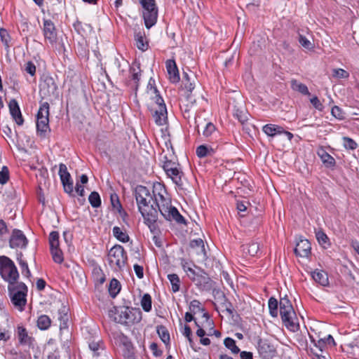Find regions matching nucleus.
<instances>
[{
  "instance_id": "obj_1",
  "label": "nucleus",
  "mask_w": 359,
  "mask_h": 359,
  "mask_svg": "<svg viewBox=\"0 0 359 359\" xmlns=\"http://www.w3.org/2000/svg\"><path fill=\"white\" fill-rule=\"evenodd\" d=\"M151 195L149 190L144 186H138L135 189V199L138 210L141 213L144 223L150 229L158 219V208L154 201V190Z\"/></svg>"
},
{
  "instance_id": "obj_2",
  "label": "nucleus",
  "mask_w": 359,
  "mask_h": 359,
  "mask_svg": "<svg viewBox=\"0 0 359 359\" xmlns=\"http://www.w3.org/2000/svg\"><path fill=\"white\" fill-rule=\"evenodd\" d=\"M154 201L161 215L168 221L174 220L178 224H185L184 218L177 209L172 207L171 200L168 197L165 187L161 184H154Z\"/></svg>"
},
{
  "instance_id": "obj_3",
  "label": "nucleus",
  "mask_w": 359,
  "mask_h": 359,
  "mask_svg": "<svg viewBox=\"0 0 359 359\" xmlns=\"http://www.w3.org/2000/svg\"><path fill=\"white\" fill-rule=\"evenodd\" d=\"M154 201L161 215L168 221L174 220L178 224H185L184 218L177 209L172 207L171 200L168 197L165 187L161 184H154Z\"/></svg>"
},
{
  "instance_id": "obj_4",
  "label": "nucleus",
  "mask_w": 359,
  "mask_h": 359,
  "mask_svg": "<svg viewBox=\"0 0 359 359\" xmlns=\"http://www.w3.org/2000/svg\"><path fill=\"white\" fill-rule=\"evenodd\" d=\"M147 93L153 100V103L150 106V111L156 124L158 126L166 124L168 121L166 106L156 87L152 86L151 79L147 86Z\"/></svg>"
},
{
  "instance_id": "obj_5",
  "label": "nucleus",
  "mask_w": 359,
  "mask_h": 359,
  "mask_svg": "<svg viewBox=\"0 0 359 359\" xmlns=\"http://www.w3.org/2000/svg\"><path fill=\"white\" fill-rule=\"evenodd\" d=\"M280 315L284 325L290 331L294 332L299 329L298 319L294 308L285 296L280 299L279 302Z\"/></svg>"
},
{
  "instance_id": "obj_6",
  "label": "nucleus",
  "mask_w": 359,
  "mask_h": 359,
  "mask_svg": "<svg viewBox=\"0 0 359 359\" xmlns=\"http://www.w3.org/2000/svg\"><path fill=\"white\" fill-rule=\"evenodd\" d=\"M8 291L12 304L20 311H23L27 303V285L22 282L11 283L8 285Z\"/></svg>"
},
{
  "instance_id": "obj_7",
  "label": "nucleus",
  "mask_w": 359,
  "mask_h": 359,
  "mask_svg": "<svg viewBox=\"0 0 359 359\" xmlns=\"http://www.w3.org/2000/svg\"><path fill=\"white\" fill-rule=\"evenodd\" d=\"M0 274L8 285L18 282L19 273L14 262L8 257L0 256Z\"/></svg>"
},
{
  "instance_id": "obj_8",
  "label": "nucleus",
  "mask_w": 359,
  "mask_h": 359,
  "mask_svg": "<svg viewBox=\"0 0 359 359\" xmlns=\"http://www.w3.org/2000/svg\"><path fill=\"white\" fill-rule=\"evenodd\" d=\"M49 104L42 103L36 115V130L38 135L45 138L50 133L49 128Z\"/></svg>"
},
{
  "instance_id": "obj_9",
  "label": "nucleus",
  "mask_w": 359,
  "mask_h": 359,
  "mask_svg": "<svg viewBox=\"0 0 359 359\" xmlns=\"http://www.w3.org/2000/svg\"><path fill=\"white\" fill-rule=\"evenodd\" d=\"M108 260L111 268L114 271L122 269L126 263L127 256L123 247L116 245L108 253Z\"/></svg>"
},
{
  "instance_id": "obj_10",
  "label": "nucleus",
  "mask_w": 359,
  "mask_h": 359,
  "mask_svg": "<svg viewBox=\"0 0 359 359\" xmlns=\"http://www.w3.org/2000/svg\"><path fill=\"white\" fill-rule=\"evenodd\" d=\"M164 159L165 161H163V168L168 177H169L177 186H182L183 183L182 177L183 175V172L179 168V163L172 158H168L167 154L165 155Z\"/></svg>"
},
{
  "instance_id": "obj_11",
  "label": "nucleus",
  "mask_w": 359,
  "mask_h": 359,
  "mask_svg": "<svg viewBox=\"0 0 359 359\" xmlns=\"http://www.w3.org/2000/svg\"><path fill=\"white\" fill-rule=\"evenodd\" d=\"M143 8V18L147 29L154 26L157 21L158 8L155 0H139Z\"/></svg>"
},
{
  "instance_id": "obj_12",
  "label": "nucleus",
  "mask_w": 359,
  "mask_h": 359,
  "mask_svg": "<svg viewBox=\"0 0 359 359\" xmlns=\"http://www.w3.org/2000/svg\"><path fill=\"white\" fill-rule=\"evenodd\" d=\"M257 351L263 359H272L276 354V349L268 340L259 339L257 342Z\"/></svg>"
},
{
  "instance_id": "obj_13",
  "label": "nucleus",
  "mask_w": 359,
  "mask_h": 359,
  "mask_svg": "<svg viewBox=\"0 0 359 359\" xmlns=\"http://www.w3.org/2000/svg\"><path fill=\"white\" fill-rule=\"evenodd\" d=\"M57 90V86L54 79L50 76H46L40 83V93L44 97L55 96Z\"/></svg>"
},
{
  "instance_id": "obj_14",
  "label": "nucleus",
  "mask_w": 359,
  "mask_h": 359,
  "mask_svg": "<svg viewBox=\"0 0 359 359\" xmlns=\"http://www.w3.org/2000/svg\"><path fill=\"white\" fill-rule=\"evenodd\" d=\"M28 240L23 232L19 229H14L9 240V245L11 248H25Z\"/></svg>"
},
{
  "instance_id": "obj_15",
  "label": "nucleus",
  "mask_w": 359,
  "mask_h": 359,
  "mask_svg": "<svg viewBox=\"0 0 359 359\" xmlns=\"http://www.w3.org/2000/svg\"><path fill=\"white\" fill-rule=\"evenodd\" d=\"M43 32L44 37L50 43L57 41V31L54 23L50 20H43Z\"/></svg>"
},
{
  "instance_id": "obj_16",
  "label": "nucleus",
  "mask_w": 359,
  "mask_h": 359,
  "mask_svg": "<svg viewBox=\"0 0 359 359\" xmlns=\"http://www.w3.org/2000/svg\"><path fill=\"white\" fill-rule=\"evenodd\" d=\"M118 316L115 317V321L124 325L133 323L135 318L132 311L128 307L121 308L117 311Z\"/></svg>"
},
{
  "instance_id": "obj_17",
  "label": "nucleus",
  "mask_w": 359,
  "mask_h": 359,
  "mask_svg": "<svg viewBox=\"0 0 359 359\" xmlns=\"http://www.w3.org/2000/svg\"><path fill=\"white\" fill-rule=\"evenodd\" d=\"M189 246L201 261H205L207 259L203 241L201 238L192 240Z\"/></svg>"
},
{
  "instance_id": "obj_18",
  "label": "nucleus",
  "mask_w": 359,
  "mask_h": 359,
  "mask_svg": "<svg viewBox=\"0 0 359 359\" xmlns=\"http://www.w3.org/2000/svg\"><path fill=\"white\" fill-rule=\"evenodd\" d=\"M311 243L307 239H300L294 248L296 255L306 257L311 252Z\"/></svg>"
},
{
  "instance_id": "obj_19",
  "label": "nucleus",
  "mask_w": 359,
  "mask_h": 359,
  "mask_svg": "<svg viewBox=\"0 0 359 359\" xmlns=\"http://www.w3.org/2000/svg\"><path fill=\"white\" fill-rule=\"evenodd\" d=\"M8 107H9L10 113H11L13 118L16 122V123L19 126L22 125L24 120L22 116V114H21L18 102L14 99L11 100L9 102Z\"/></svg>"
},
{
  "instance_id": "obj_20",
  "label": "nucleus",
  "mask_w": 359,
  "mask_h": 359,
  "mask_svg": "<svg viewBox=\"0 0 359 359\" xmlns=\"http://www.w3.org/2000/svg\"><path fill=\"white\" fill-rule=\"evenodd\" d=\"M166 69L168 74L169 80L172 83L179 82V71L174 60H168L166 61Z\"/></svg>"
},
{
  "instance_id": "obj_21",
  "label": "nucleus",
  "mask_w": 359,
  "mask_h": 359,
  "mask_svg": "<svg viewBox=\"0 0 359 359\" xmlns=\"http://www.w3.org/2000/svg\"><path fill=\"white\" fill-rule=\"evenodd\" d=\"M195 268H196L198 271H196L193 268L187 269V272H186L188 277L194 282H196L197 283H201L202 282H205L206 279V273L205 272L194 265Z\"/></svg>"
},
{
  "instance_id": "obj_22",
  "label": "nucleus",
  "mask_w": 359,
  "mask_h": 359,
  "mask_svg": "<svg viewBox=\"0 0 359 359\" xmlns=\"http://www.w3.org/2000/svg\"><path fill=\"white\" fill-rule=\"evenodd\" d=\"M311 276L315 282L319 283L320 285L323 286L328 285V276L325 271L316 269L311 272Z\"/></svg>"
},
{
  "instance_id": "obj_23",
  "label": "nucleus",
  "mask_w": 359,
  "mask_h": 359,
  "mask_svg": "<svg viewBox=\"0 0 359 359\" xmlns=\"http://www.w3.org/2000/svg\"><path fill=\"white\" fill-rule=\"evenodd\" d=\"M318 155L326 167H332L335 165L334 158L323 149H320L318 151Z\"/></svg>"
},
{
  "instance_id": "obj_24",
  "label": "nucleus",
  "mask_w": 359,
  "mask_h": 359,
  "mask_svg": "<svg viewBox=\"0 0 359 359\" xmlns=\"http://www.w3.org/2000/svg\"><path fill=\"white\" fill-rule=\"evenodd\" d=\"M263 132L268 136H275L276 135L282 134L283 128L274 124H266L263 127Z\"/></svg>"
},
{
  "instance_id": "obj_25",
  "label": "nucleus",
  "mask_w": 359,
  "mask_h": 359,
  "mask_svg": "<svg viewBox=\"0 0 359 359\" xmlns=\"http://www.w3.org/2000/svg\"><path fill=\"white\" fill-rule=\"evenodd\" d=\"M57 318L60 320V329L62 330V329H65L67 327V321L69 320L67 315V309L65 306H62L61 309L58 310L57 312Z\"/></svg>"
},
{
  "instance_id": "obj_26",
  "label": "nucleus",
  "mask_w": 359,
  "mask_h": 359,
  "mask_svg": "<svg viewBox=\"0 0 359 359\" xmlns=\"http://www.w3.org/2000/svg\"><path fill=\"white\" fill-rule=\"evenodd\" d=\"M18 338L21 344H31V337L28 336L26 329L22 326L18 327Z\"/></svg>"
},
{
  "instance_id": "obj_27",
  "label": "nucleus",
  "mask_w": 359,
  "mask_h": 359,
  "mask_svg": "<svg viewBox=\"0 0 359 359\" xmlns=\"http://www.w3.org/2000/svg\"><path fill=\"white\" fill-rule=\"evenodd\" d=\"M291 88L294 90L298 91L303 95H310V93L309 91L307 86L305 84L300 83L295 79H292L291 81Z\"/></svg>"
},
{
  "instance_id": "obj_28",
  "label": "nucleus",
  "mask_w": 359,
  "mask_h": 359,
  "mask_svg": "<svg viewBox=\"0 0 359 359\" xmlns=\"http://www.w3.org/2000/svg\"><path fill=\"white\" fill-rule=\"evenodd\" d=\"M243 251L245 254L250 256H255L257 254L259 250V246L257 243L252 242L247 245H243Z\"/></svg>"
},
{
  "instance_id": "obj_29",
  "label": "nucleus",
  "mask_w": 359,
  "mask_h": 359,
  "mask_svg": "<svg viewBox=\"0 0 359 359\" xmlns=\"http://www.w3.org/2000/svg\"><path fill=\"white\" fill-rule=\"evenodd\" d=\"M156 331L161 341L165 344H168L170 342V334L167 328L163 325H159L157 326Z\"/></svg>"
},
{
  "instance_id": "obj_30",
  "label": "nucleus",
  "mask_w": 359,
  "mask_h": 359,
  "mask_svg": "<svg viewBox=\"0 0 359 359\" xmlns=\"http://www.w3.org/2000/svg\"><path fill=\"white\" fill-rule=\"evenodd\" d=\"M121 290V284L119 281L115 278H113L109 283V292L110 295L114 298Z\"/></svg>"
},
{
  "instance_id": "obj_31",
  "label": "nucleus",
  "mask_w": 359,
  "mask_h": 359,
  "mask_svg": "<svg viewBox=\"0 0 359 359\" xmlns=\"http://www.w3.org/2000/svg\"><path fill=\"white\" fill-rule=\"evenodd\" d=\"M189 311L194 314L196 315L199 313H202V316L205 312V309L203 307L201 303L196 299L191 301L189 304Z\"/></svg>"
},
{
  "instance_id": "obj_32",
  "label": "nucleus",
  "mask_w": 359,
  "mask_h": 359,
  "mask_svg": "<svg viewBox=\"0 0 359 359\" xmlns=\"http://www.w3.org/2000/svg\"><path fill=\"white\" fill-rule=\"evenodd\" d=\"M168 279L169 280L171 286L172 291L173 292H177L180 290V280L179 276L175 273L168 274Z\"/></svg>"
},
{
  "instance_id": "obj_33",
  "label": "nucleus",
  "mask_w": 359,
  "mask_h": 359,
  "mask_svg": "<svg viewBox=\"0 0 359 359\" xmlns=\"http://www.w3.org/2000/svg\"><path fill=\"white\" fill-rule=\"evenodd\" d=\"M22 254L20 252L18 255V260L19 264L21 267L22 274L23 276H25V277H27V278H29L32 276V274H31V272L28 267V264L25 261H24L22 259Z\"/></svg>"
},
{
  "instance_id": "obj_34",
  "label": "nucleus",
  "mask_w": 359,
  "mask_h": 359,
  "mask_svg": "<svg viewBox=\"0 0 359 359\" xmlns=\"http://www.w3.org/2000/svg\"><path fill=\"white\" fill-rule=\"evenodd\" d=\"M113 234L115 238L123 243H126L129 241L128 235L123 231L118 226H114L113 228Z\"/></svg>"
},
{
  "instance_id": "obj_35",
  "label": "nucleus",
  "mask_w": 359,
  "mask_h": 359,
  "mask_svg": "<svg viewBox=\"0 0 359 359\" xmlns=\"http://www.w3.org/2000/svg\"><path fill=\"white\" fill-rule=\"evenodd\" d=\"M203 318L204 320L201 323V326L206 329H209V332L208 335L213 334V321L210 319V316L208 313H203Z\"/></svg>"
},
{
  "instance_id": "obj_36",
  "label": "nucleus",
  "mask_w": 359,
  "mask_h": 359,
  "mask_svg": "<svg viewBox=\"0 0 359 359\" xmlns=\"http://www.w3.org/2000/svg\"><path fill=\"white\" fill-rule=\"evenodd\" d=\"M0 38L4 43L5 48L8 50L11 46V38L8 31L4 28H0Z\"/></svg>"
},
{
  "instance_id": "obj_37",
  "label": "nucleus",
  "mask_w": 359,
  "mask_h": 359,
  "mask_svg": "<svg viewBox=\"0 0 359 359\" xmlns=\"http://www.w3.org/2000/svg\"><path fill=\"white\" fill-rule=\"evenodd\" d=\"M50 253L52 255V257L53 261L55 263L61 264L63 262V254L60 247L51 248Z\"/></svg>"
},
{
  "instance_id": "obj_38",
  "label": "nucleus",
  "mask_w": 359,
  "mask_h": 359,
  "mask_svg": "<svg viewBox=\"0 0 359 359\" xmlns=\"http://www.w3.org/2000/svg\"><path fill=\"white\" fill-rule=\"evenodd\" d=\"M59 175L62 183L71 180V175L67 170V168L63 163H60L59 165Z\"/></svg>"
},
{
  "instance_id": "obj_39",
  "label": "nucleus",
  "mask_w": 359,
  "mask_h": 359,
  "mask_svg": "<svg viewBox=\"0 0 359 359\" xmlns=\"http://www.w3.org/2000/svg\"><path fill=\"white\" fill-rule=\"evenodd\" d=\"M50 319L46 315H41L37 320V325L40 330H46L50 325Z\"/></svg>"
},
{
  "instance_id": "obj_40",
  "label": "nucleus",
  "mask_w": 359,
  "mask_h": 359,
  "mask_svg": "<svg viewBox=\"0 0 359 359\" xmlns=\"http://www.w3.org/2000/svg\"><path fill=\"white\" fill-rule=\"evenodd\" d=\"M224 344L227 348L231 350L232 353L236 354L240 352L239 348L236 344V341L231 337L225 338Z\"/></svg>"
},
{
  "instance_id": "obj_41",
  "label": "nucleus",
  "mask_w": 359,
  "mask_h": 359,
  "mask_svg": "<svg viewBox=\"0 0 359 359\" xmlns=\"http://www.w3.org/2000/svg\"><path fill=\"white\" fill-rule=\"evenodd\" d=\"M268 304H269V313H270L271 316L273 317H277L278 316V303L277 299H275L274 297H271L269 299Z\"/></svg>"
},
{
  "instance_id": "obj_42",
  "label": "nucleus",
  "mask_w": 359,
  "mask_h": 359,
  "mask_svg": "<svg viewBox=\"0 0 359 359\" xmlns=\"http://www.w3.org/2000/svg\"><path fill=\"white\" fill-rule=\"evenodd\" d=\"M141 306L142 309L149 312L151 309V297L149 294H144L141 299Z\"/></svg>"
},
{
  "instance_id": "obj_43",
  "label": "nucleus",
  "mask_w": 359,
  "mask_h": 359,
  "mask_svg": "<svg viewBox=\"0 0 359 359\" xmlns=\"http://www.w3.org/2000/svg\"><path fill=\"white\" fill-rule=\"evenodd\" d=\"M88 201L92 207L98 208L101 205V199L99 194L96 191H93L88 197Z\"/></svg>"
},
{
  "instance_id": "obj_44",
  "label": "nucleus",
  "mask_w": 359,
  "mask_h": 359,
  "mask_svg": "<svg viewBox=\"0 0 359 359\" xmlns=\"http://www.w3.org/2000/svg\"><path fill=\"white\" fill-rule=\"evenodd\" d=\"M212 152V149L211 148H208L205 145H200L196 149V154L199 158H203L208 155H210Z\"/></svg>"
},
{
  "instance_id": "obj_45",
  "label": "nucleus",
  "mask_w": 359,
  "mask_h": 359,
  "mask_svg": "<svg viewBox=\"0 0 359 359\" xmlns=\"http://www.w3.org/2000/svg\"><path fill=\"white\" fill-rule=\"evenodd\" d=\"M50 248L59 246V233L57 231H52L49 235Z\"/></svg>"
},
{
  "instance_id": "obj_46",
  "label": "nucleus",
  "mask_w": 359,
  "mask_h": 359,
  "mask_svg": "<svg viewBox=\"0 0 359 359\" xmlns=\"http://www.w3.org/2000/svg\"><path fill=\"white\" fill-rule=\"evenodd\" d=\"M111 334L115 339L118 340L123 344L126 345L128 343V337L125 336L121 332L118 330H113L111 332Z\"/></svg>"
},
{
  "instance_id": "obj_47",
  "label": "nucleus",
  "mask_w": 359,
  "mask_h": 359,
  "mask_svg": "<svg viewBox=\"0 0 359 359\" xmlns=\"http://www.w3.org/2000/svg\"><path fill=\"white\" fill-rule=\"evenodd\" d=\"M343 142H344V146L346 149L354 150L358 147V144L350 137H344Z\"/></svg>"
},
{
  "instance_id": "obj_48",
  "label": "nucleus",
  "mask_w": 359,
  "mask_h": 359,
  "mask_svg": "<svg viewBox=\"0 0 359 359\" xmlns=\"http://www.w3.org/2000/svg\"><path fill=\"white\" fill-rule=\"evenodd\" d=\"M9 180V171L6 166H3L0 171V184H5Z\"/></svg>"
},
{
  "instance_id": "obj_49",
  "label": "nucleus",
  "mask_w": 359,
  "mask_h": 359,
  "mask_svg": "<svg viewBox=\"0 0 359 359\" xmlns=\"http://www.w3.org/2000/svg\"><path fill=\"white\" fill-rule=\"evenodd\" d=\"M332 76L338 79H348L349 77V73L343 69L339 68L333 70Z\"/></svg>"
},
{
  "instance_id": "obj_50",
  "label": "nucleus",
  "mask_w": 359,
  "mask_h": 359,
  "mask_svg": "<svg viewBox=\"0 0 359 359\" xmlns=\"http://www.w3.org/2000/svg\"><path fill=\"white\" fill-rule=\"evenodd\" d=\"M136 40V46L137 47L142 50H145L147 48V43L144 42V38L140 34H137L135 35Z\"/></svg>"
},
{
  "instance_id": "obj_51",
  "label": "nucleus",
  "mask_w": 359,
  "mask_h": 359,
  "mask_svg": "<svg viewBox=\"0 0 359 359\" xmlns=\"http://www.w3.org/2000/svg\"><path fill=\"white\" fill-rule=\"evenodd\" d=\"M234 116L242 123H244L248 120L247 113L238 109L234 110Z\"/></svg>"
},
{
  "instance_id": "obj_52",
  "label": "nucleus",
  "mask_w": 359,
  "mask_h": 359,
  "mask_svg": "<svg viewBox=\"0 0 359 359\" xmlns=\"http://www.w3.org/2000/svg\"><path fill=\"white\" fill-rule=\"evenodd\" d=\"M331 114L339 120H343L344 118V113L338 106H334L332 108Z\"/></svg>"
},
{
  "instance_id": "obj_53",
  "label": "nucleus",
  "mask_w": 359,
  "mask_h": 359,
  "mask_svg": "<svg viewBox=\"0 0 359 359\" xmlns=\"http://www.w3.org/2000/svg\"><path fill=\"white\" fill-rule=\"evenodd\" d=\"M215 131V126L212 123H208L203 131V135L208 137H210Z\"/></svg>"
},
{
  "instance_id": "obj_54",
  "label": "nucleus",
  "mask_w": 359,
  "mask_h": 359,
  "mask_svg": "<svg viewBox=\"0 0 359 359\" xmlns=\"http://www.w3.org/2000/svg\"><path fill=\"white\" fill-rule=\"evenodd\" d=\"M299 42L302 47L306 49H311L313 48V45L311 41L303 35H299Z\"/></svg>"
},
{
  "instance_id": "obj_55",
  "label": "nucleus",
  "mask_w": 359,
  "mask_h": 359,
  "mask_svg": "<svg viewBox=\"0 0 359 359\" xmlns=\"http://www.w3.org/2000/svg\"><path fill=\"white\" fill-rule=\"evenodd\" d=\"M316 238L320 244H325L328 241V237L327 235L322 231H319L316 232Z\"/></svg>"
},
{
  "instance_id": "obj_56",
  "label": "nucleus",
  "mask_w": 359,
  "mask_h": 359,
  "mask_svg": "<svg viewBox=\"0 0 359 359\" xmlns=\"http://www.w3.org/2000/svg\"><path fill=\"white\" fill-rule=\"evenodd\" d=\"M25 71L31 76H34L36 73V66L32 62L29 61L25 65Z\"/></svg>"
},
{
  "instance_id": "obj_57",
  "label": "nucleus",
  "mask_w": 359,
  "mask_h": 359,
  "mask_svg": "<svg viewBox=\"0 0 359 359\" xmlns=\"http://www.w3.org/2000/svg\"><path fill=\"white\" fill-rule=\"evenodd\" d=\"M311 103L318 110L322 111L323 109V105L319 100V99L315 96L310 100Z\"/></svg>"
},
{
  "instance_id": "obj_58",
  "label": "nucleus",
  "mask_w": 359,
  "mask_h": 359,
  "mask_svg": "<svg viewBox=\"0 0 359 359\" xmlns=\"http://www.w3.org/2000/svg\"><path fill=\"white\" fill-rule=\"evenodd\" d=\"M100 345L99 342L92 341L89 344L90 349L93 352L95 356H98L99 353L97 352L100 349Z\"/></svg>"
},
{
  "instance_id": "obj_59",
  "label": "nucleus",
  "mask_w": 359,
  "mask_h": 359,
  "mask_svg": "<svg viewBox=\"0 0 359 359\" xmlns=\"http://www.w3.org/2000/svg\"><path fill=\"white\" fill-rule=\"evenodd\" d=\"M249 203L248 201H237L236 208L239 212H245L247 210Z\"/></svg>"
},
{
  "instance_id": "obj_60",
  "label": "nucleus",
  "mask_w": 359,
  "mask_h": 359,
  "mask_svg": "<svg viewBox=\"0 0 359 359\" xmlns=\"http://www.w3.org/2000/svg\"><path fill=\"white\" fill-rule=\"evenodd\" d=\"M63 187H64V189H65V191L68 193V194H72L73 192V189H74V187H73V182L72 180H69V181H67V182H62V183Z\"/></svg>"
},
{
  "instance_id": "obj_61",
  "label": "nucleus",
  "mask_w": 359,
  "mask_h": 359,
  "mask_svg": "<svg viewBox=\"0 0 359 359\" xmlns=\"http://www.w3.org/2000/svg\"><path fill=\"white\" fill-rule=\"evenodd\" d=\"M137 70L136 71V69L135 67H132L131 69V73H132V78L133 80L135 81V82L137 83L140 79V70L139 69V67H137Z\"/></svg>"
},
{
  "instance_id": "obj_62",
  "label": "nucleus",
  "mask_w": 359,
  "mask_h": 359,
  "mask_svg": "<svg viewBox=\"0 0 359 359\" xmlns=\"http://www.w3.org/2000/svg\"><path fill=\"white\" fill-rule=\"evenodd\" d=\"M111 205L114 208L118 209L121 207L118 197L116 194L111 196Z\"/></svg>"
},
{
  "instance_id": "obj_63",
  "label": "nucleus",
  "mask_w": 359,
  "mask_h": 359,
  "mask_svg": "<svg viewBox=\"0 0 359 359\" xmlns=\"http://www.w3.org/2000/svg\"><path fill=\"white\" fill-rule=\"evenodd\" d=\"M8 233L7 224L4 220L0 219V235L4 236Z\"/></svg>"
},
{
  "instance_id": "obj_64",
  "label": "nucleus",
  "mask_w": 359,
  "mask_h": 359,
  "mask_svg": "<svg viewBox=\"0 0 359 359\" xmlns=\"http://www.w3.org/2000/svg\"><path fill=\"white\" fill-rule=\"evenodd\" d=\"M134 271H135V274L137 276V278H143L144 273H143V267L142 266H141L138 264H135L134 265Z\"/></svg>"
}]
</instances>
